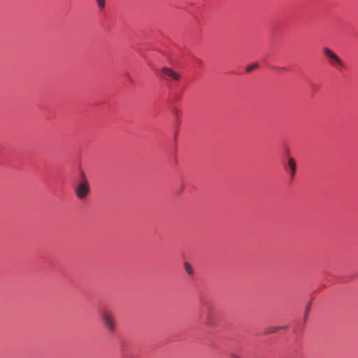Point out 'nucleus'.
<instances>
[{
    "mask_svg": "<svg viewBox=\"0 0 358 358\" xmlns=\"http://www.w3.org/2000/svg\"><path fill=\"white\" fill-rule=\"evenodd\" d=\"M103 327L110 334H114L117 329L115 317L110 310H105L100 315Z\"/></svg>",
    "mask_w": 358,
    "mask_h": 358,
    "instance_id": "nucleus-1",
    "label": "nucleus"
},
{
    "mask_svg": "<svg viewBox=\"0 0 358 358\" xmlns=\"http://www.w3.org/2000/svg\"><path fill=\"white\" fill-rule=\"evenodd\" d=\"M161 76L162 79L166 81H179L180 80V76L178 73L173 71L171 68L163 67L161 69Z\"/></svg>",
    "mask_w": 358,
    "mask_h": 358,
    "instance_id": "nucleus-4",
    "label": "nucleus"
},
{
    "mask_svg": "<svg viewBox=\"0 0 358 358\" xmlns=\"http://www.w3.org/2000/svg\"><path fill=\"white\" fill-rule=\"evenodd\" d=\"M286 328L285 327H271L265 330V334H274L280 329Z\"/></svg>",
    "mask_w": 358,
    "mask_h": 358,
    "instance_id": "nucleus-6",
    "label": "nucleus"
},
{
    "mask_svg": "<svg viewBox=\"0 0 358 358\" xmlns=\"http://www.w3.org/2000/svg\"><path fill=\"white\" fill-rule=\"evenodd\" d=\"M310 308V304H308L306 306V311L308 312Z\"/></svg>",
    "mask_w": 358,
    "mask_h": 358,
    "instance_id": "nucleus-11",
    "label": "nucleus"
},
{
    "mask_svg": "<svg viewBox=\"0 0 358 358\" xmlns=\"http://www.w3.org/2000/svg\"><path fill=\"white\" fill-rule=\"evenodd\" d=\"M287 168L289 171L290 178L293 179L296 173V163L293 158H289L287 162Z\"/></svg>",
    "mask_w": 358,
    "mask_h": 358,
    "instance_id": "nucleus-5",
    "label": "nucleus"
},
{
    "mask_svg": "<svg viewBox=\"0 0 358 358\" xmlns=\"http://www.w3.org/2000/svg\"><path fill=\"white\" fill-rule=\"evenodd\" d=\"M322 51L328 59L330 65L334 67L344 68V64L342 60L331 50L328 48H324Z\"/></svg>",
    "mask_w": 358,
    "mask_h": 358,
    "instance_id": "nucleus-3",
    "label": "nucleus"
},
{
    "mask_svg": "<svg viewBox=\"0 0 358 358\" xmlns=\"http://www.w3.org/2000/svg\"><path fill=\"white\" fill-rule=\"evenodd\" d=\"M184 267H185L186 272L188 274L192 275L193 273V269L189 263L185 262L184 264Z\"/></svg>",
    "mask_w": 358,
    "mask_h": 358,
    "instance_id": "nucleus-7",
    "label": "nucleus"
},
{
    "mask_svg": "<svg viewBox=\"0 0 358 358\" xmlns=\"http://www.w3.org/2000/svg\"><path fill=\"white\" fill-rule=\"evenodd\" d=\"M96 4L100 9L105 8V0H96Z\"/></svg>",
    "mask_w": 358,
    "mask_h": 358,
    "instance_id": "nucleus-8",
    "label": "nucleus"
},
{
    "mask_svg": "<svg viewBox=\"0 0 358 358\" xmlns=\"http://www.w3.org/2000/svg\"><path fill=\"white\" fill-rule=\"evenodd\" d=\"M257 67V64H250V65H249V66L246 68V71H247V72H250V71H252V70L255 69Z\"/></svg>",
    "mask_w": 358,
    "mask_h": 358,
    "instance_id": "nucleus-9",
    "label": "nucleus"
},
{
    "mask_svg": "<svg viewBox=\"0 0 358 358\" xmlns=\"http://www.w3.org/2000/svg\"><path fill=\"white\" fill-rule=\"evenodd\" d=\"M230 358H243L240 355L236 352H231L229 355Z\"/></svg>",
    "mask_w": 358,
    "mask_h": 358,
    "instance_id": "nucleus-10",
    "label": "nucleus"
},
{
    "mask_svg": "<svg viewBox=\"0 0 358 358\" xmlns=\"http://www.w3.org/2000/svg\"><path fill=\"white\" fill-rule=\"evenodd\" d=\"M81 181L76 187L74 191L78 199H84L90 193V185L84 172H81Z\"/></svg>",
    "mask_w": 358,
    "mask_h": 358,
    "instance_id": "nucleus-2",
    "label": "nucleus"
}]
</instances>
